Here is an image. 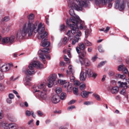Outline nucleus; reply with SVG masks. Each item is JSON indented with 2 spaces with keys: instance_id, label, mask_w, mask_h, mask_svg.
Masks as SVG:
<instances>
[{
  "instance_id": "obj_1",
  "label": "nucleus",
  "mask_w": 129,
  "mask_h": 129,
  "mask_svg": "<svg viewBox=\"0 0 129 129\" xmlns=\"http://www.w3.org/2000/svg\"><path fill=\"white\" fill-rule=\"evenodd\" d=\"M39 21H36L34 24L29 20L25 23L23 26L22 30H20L18 31L16 34L17 38H22L28 34V36H31L34 32L35 33L38 32V38L39 39H42L41 46L43 47L48 46L50 43L47 41L46 39H43L47 37V32L45 30V27L44 25L40 23L39 24Z\"/></svg>"
},
{
  "instance_id": "obj_2",
  "label": "nucleus",
  "mask_w": 129,
  "mask_h": 129,
  "mask_svg": "<svg viewBox=\"0 0 129 129\" xmlns=\"http://www.w3.org/2000/svg\"><path fill=\"white\" fill-rule=\"evenodd\" d=\"M89 1L92 0H70L68 4V6L71 8L69 11V13L72 17L70 18L71 22L73 23L77 22L79 17L75 13L74 9L78 11H82L83 7H87L89 5Z\"/></svg>"
},
{
  "instance_id": "obj_3",
  "label": "nucleus",
  "mask_w": 129,
  "mask_h": 129,
  "mask_svg": "<svg viewBox=\"0 0 129 129\" xmlns=\"http://www.w3.org/2000/svg\"><path fill=\"white\" fill-rule=\"evenodd\" d=\"M30 70L27 69L25 67H24L22 69V72L24 73L26 75H31L35 73L33 70L34 67L37 69H42L43 68V66L42 64L39 61H35L31 62L28 66Z\"/></svg>"
},
{
  "instance_id": "obj_4",
  "label": "nucleus",
  "mask_w": 129,
  "mask_h": 129,
  "mask_svg": "<svg viewBox=\"0 0 129 129\" xmlns=\"http://www.w3.org/2000/svg\"><path fill=\"white\" fill-rule=\"evenodd\" d=\"M70 26L71 30H69L66 33V35L68 37L69 40H71L73 39L74 34H75V37H80L81 35V32L79 30V28L76 24H70Z\"/></svg>"
},
{
  "instance_id": "obj_5",
  "label": "nucleus",
  "mask_w": 129,
  "mask_h": 129,
  "mask_svg": "<svg viewBox=\"0 0 129 129\" xmlns=\"http://www.w3.org/2000/svg\"><path fill=\"white\" fill-rule=\"evenodd\" d=\"M36 88L35 86H34L33 91L34 93L36 92V97L40 99L45 100L47 96L46 91L40 90H38Z\"/></svg>"
},
{
  "instance_id": "obj_6",
  "label": "nucleus",
  "mask_w": 129,
  "mask_h": 129,
  "mask_svg": "<svg viewBox=\"0 0 129 129\" xmlns=\"http://www.w3.org/2000/svg\"><path fill=\"white\" fill-rule=\"evenodd\" d=\"M49 49L48 48H44L42 49H41L38 52V53L40 57L41 58L43 61V62L44 64L45 63V57L48 59H50V56L49 55H48L47 56L44 54L46 53H49L48 51Z\"/></svg>"
},
{
  "instance_id": "obj_7",
  "label": "nucleus",
  "mask_w": 129,
  "mask_h": 129,
  "mask_svg": "<svg viewBox=\"0 0 129 129\" xmlns=\"http://www.w3.org/2000/svg\"><path fill=\"white\" fill-rule=\"evenodd\" d=\"M126 1L125 0H116L115 7L120 11L124 10L125 8Z\"/></svg>"
},
{
  "instance_id": "obj_8",
  "label": "nucleus",
  "mask_w": 129,
  "mask_h": 129,
  "mask_svg": "<svg viewBox=\"0 0 129 129\" xmlns=\"http://www.w3.org/2000/svg\"><path fill=\"white\" fill-rule=\"evenodd\" d=\"M114 0H95V3L96 5L102 4L103 5H106L108 4V7L111 8L112 6V1Z\"/></svg>"
},
{
  "instance_id": "obj_9",
  "label": "nucleus",
  "mask_w": 129,
  "mask_h": 129,
  "mask_svg": "<svg viewBox=\"0 0 129 129\" xmlns=\"http://www.w3.org/2000/svg\"><path fill=\"white\" fill-rule=\"evenodd\" d=\"M72 24L74 25L77 24V27L79 28L80 29H86V27L85 25L84 22L79 18L78 20H77V22L75 23H73Z\"/></svg>"
},
{
  "instance_id": "obj_10",
  "label": "nucleus",
  "mask_w": 129,
  "mask_h": 129,
  "mask_svg": "<svg viewBox=\"0 0 129 129\" xmlns=\"http://www.w3.org/2000/svg\"><path fill=\"white\" fill-rule=\"evenodd\" d=\"M56 75L55 74L53 75L49 80V82L47 86L49 87H51L53 84H56L57 81L56 80Z\"/></svg>"
},
{
  "instance_id": "obj_11",
  "label": "nucleus",
  "mask_w": 129,
  "mask_h": 129,
  "mask_svg": "<svg viewBox=\"0 0 129 129\" xmlns=\"http://www.w3.org/2000/svg\"><path fill=\"white\" fill-rule=\"evenodd\" d=\"M35 86V85L34 86ZM36 88L38 90H40L45 91L47 90L46 89V84L44 82L42 83H39L38 85V87H37L35 86Z\"/></svg>"
},
{
  "instance_id": "obj_12",
  "label": "nucleus",
  "mask_w": 129,
  "mask_h": 129,
  "mask_svg": "<svg viewBox=\"0 0 129 129\" xmlns=\"http://www.w3.org/2000/svg\"><path fill=\"white\" fill-rule=\"evenodd\" d=\"M51 100L53 103L57 104L59 102L60 100L59 96L58 95H54L52 97Z\"/></svg>"
},
{
  "instance_id": "obj_13",
  "label": "nucleus",
  "mask_w": 129,
  "mask_h": 129,
  "mask_svg": "<svg viewBox=\"0 0 129 129\" xmlns=\"http://www.w3.org/2000/svg\"><path fill=\"white\" fill-rule=\"evenodd\" d=\"M86 54V52L84 50L82 52H81L79 54V61L82 65H83V63L82 61V60Z\"/></svg>"
},
{
  "instance_id": "obj_14",
  "label": "nucleus",
  "mask_w": 129,
  "mask_h": 129,
  "mask_svg": "<svg viewBox=\"0 0 129 129\" xmlns=\"http://www.w3.org/2000/svg\"><path fill=\"white\" fill-rule=\"evenodd\" d=\"M18 125L17 124L11 123L8 124L6 129H18Z\"/></svg>"
},
{
  "instance_id": "obj_15",
  "label": "nucleus",
  "mask_w": 129,
  "mask_h": 129,
  "mask_svg": "<svg viewBox=\"0 0 129 129\" xmlns=\"http://www.w3.org/2000/svg\"><path fill=\"white\" fill-rule=\"evenodd\" d=\"M92 93V92H88L84 91L81 92V96L83 98H87L88 97L89 94Z\"/></svg>"
},
{
  "instance_id": "obj_16",
  "label": "nucleus",
  "mask_w": 129,
  "mask_h": 129,
  "mask_svg": "<svg viewBox=\"0 0 129 129\" xmlns=\"http://www.w3.org/2000/svg\"><path fill=\"white\" fill-rule=\"evenodd\" d=\"M87 77V75L85 72L82 71L81 72L80 74V79L81 81H84L86 80Z\"/></svg>"
},
{
  "instance_id": "obj_17",
  "label": "nucleus",
  "mask_w": 129,
  "mask_h": 129,
  "mask_svg": "<svg viewBox=\"0 0 129 129\" xmlns=\"http://www.w3.org/2000/svg\"><path fill=\"white\" fill-rule=\"evenodd\" d=\"M74 72V69L73 67L71 65L68 67V70H67L66 73L67 75H69V74H73Z\"/></svg>"
},
{
  "instance_id": "obj_18",
  "label": "nucleus",
  "mask_w": 129,
  "mask_h": 129,
  "mask_svg": "<svg viewBox=\"0 0 129 129\" xmlns=\"http://www.w3.org/2000/svg\"><path fill=\"white\" fill-rule=\"evenodd\" d=\"M85 73L87 75V76L88 77H91V74H92V72L91 69L88 68L85 69Z\"/></svg>"
},
{
  "instance_id": "obj_19",
  "label": "nucleus",
  "mask_w": 129,
  "mask_h": 129,
  "mask_svg": "<svg viewBox=\"0 0 129 129\" xmlns=\"http://www.w3.org/2000/svg\"><path fill=\"white\" fill-rule=\"evenodd\" d=\"M68 42L67 38L66 37H64L61 40L60 43L58 44V46H61V45H65Z\"/></svg>"
},
{
  "instance_id": "obj_20",
  "label": "nucleus",
  "mask_w": 129,
  "mask_h": 129,
  "mask_svg": "<svg viewBox=\"0 0 129 129\" xmlns=\"http://www.w3.org/2000/svg\"><path fill=\"white\" fill-rule=\"evenodd\" d=\"M118 83L119 84V86L120 87H123V88L125 89L127 88V83L126 82L123 83L121 82L120 81L118 82Z\"/></svg>"
},
{
  "instance_id": "obj_21",
  "label": "nucleus",
  "mask_w": 129,
  "mask_h": 129,
  "mask_svg": "<svg viewBox=\"0 0 129 129\" xmlns=\"http://www.w3.org/2000/svg\"><path fill=\"white\" fill-rule=\"evenodd\" d=\"M1 69L3 72H6L8 71L10 69V68L9 66L5 65L2 66Z\"/></svg>"
},
{
  "instance_id": "obj_22",
  "label": "nucleus",
  "mask_w": 129,
  "mask_h": 129,
  "mask_svg": "<svg viewBox=\"0 0 129 129\" xmlns=\"http://www.w3.org/2000/svg\"><path fill=\"white\" fill-rule=\"evenodd\" d=\"M111 90L112 94H116L118 92L119 89L118 87H112L111 89Z\"/></svg>"
},
{
  "instance_id": "obj_23",
  "label": "nucleus",
  "mask_w": 129,
  "mask_h": 129,
  "mask_svg": "<svg viewBox=\"0 0 129 129\" xmlns=\"http://www.w3.org/2000/svg\"><path fill=\"white\" fill-rule=\"evenodd\" d=\"M28 116H29L31 115L34 118L36 117V115H34V112L32 111H30L28 110L26 111L25 113Z\"/></svg>"
},
{
  "instance_id": "obj_24",
  "label": "nucleus",
  "mask_w": 129,
  "mask_h": 129,
  "mask_svg": "<svg viewBox=\"0 0 129 129\" xmlns=\"http://www.w3.org/2000/svg\"><path fill=\"white\" fill-rule=\"evenodd\" d=\"M8 41L9 44H12L14 42L15 39V36H12L10 37H8Z\"/></svg>"
},
{
  "instance_id": "obj_25",
  "label": "nucleus",
  "mask_w": 129,
  "mask_h": 129,
  "mask_svg": "<svg viewBox=\"0 0 129 129\" xmlns=\"http://www.w3.org/2000/svg\"><path fill=\"white\" fill-rule=\"evenodd\" d=\"M31 80V79L30 77L28 76H26L25 78V84L28 85H30L29 82Z\"/></svg>"
},
{
  "instance_id": "obj_26",
  "label": "nucleus",
  "mask_w": 129,
  "mask_h": 129,
  "mask_svg": "<svg viewBox=\"0 0 129 129\" xmlns=\"http://www.w3.org/2000/svg\"><path fill=\"white\" fill-rule=\"evenodd\" d=\"M83 65L84 64L86 66H89L90 64V62L89 60L87 58H85L83 62Z\"/></svg>"
},
{
  "instance_id": "obj_27",
  "label": "nucleus",
  "mask_w": 129,
  "mask_h": 129,
  "mask_svg": "<svg viewBox=\"0 0 129 129\" xmlns=\"http://www.w3.org/2000/svg\"><path fill=\"white\" fill-rule=\"evenodd\" d=\"M2 125L3 127L5 129H6L8 126V122L4 121H1Z\"/></svg>"
},
{
  "instance_id": "obj_28",
  "label": "nucleus",
  "mask_w": 129,
  "mask_h": 129,
  "mask_svg": "<svg viewBox=\"0 0 129 129\" xmlns=\"http://www.w3.org/2000/svg\"><path fill=\"white\" fill-rule=\"evenodd\" d=\"M78 45L79 47L80 48L81 50L84 51L85 48V44L83 42H81L79 43Z\"/></svg>"
},
{
  "instance_id": "obj_29",
  "label": "nucleus",
  "mask_w": 129,
  "mask_h": 129,
  "mask_svg": "<svg viewBox=\"0 0 129 129\" xmlns=\"http://www.w3.org/2000/svg\"><path fill=\"white\" fill-rule=\"evenodd\" d=\"M8 37H5L3 38L2 39V44L9 43L8 41Z\"/></svg>"
},
{
  "instance_id": "obj_30",
  "label": "nucleus",
  "mask_w": 129,
  "mask_h": 129,
  "mask_svg": "<svg viewBox=\"0 0 129 129\" xmlns=\"http://www.w3.org/2000/svg\"><path fill=\"white\" fill-rule=\"evenodd\" d=\"M73 86L72 84L69 83L67 87V91L68 92H70L72 91L73 87Z\"/></svg>"
},
{
  "instance_id": "obj_31",
  "label": "nucleus",
  "mask_w": 129,
  "mask_h": 129,
  "mask_svg": "<svg viewBox=\"0 0 129 129\" xmlns=\"http://www.w3.org/2000/svg\"><path fill=\"white\" fill-rule=\"evenodd\" d=\"M80 38L79 37H75V38L72 41V44L73 45H74L75 44L78 42V41L80 39Z\"/></svg>"
},
{
  "instance_id": "obj_32",
  "label": "nucleus",
  "mask_w": 129,
  "mask_h": 129,
  "mask_svg": "<svg viewBox=\"0 0 129 129\" xmlns=\"http://www.w3.org/2000/svg\"><path fill=\"white\" fill-rule=\"evenodd\" d=\"M84 43L87 46H89L92 45V44L90 42L86 39H85L84 40Z\"/></svg>"
},
{
  "instance_id": "obj_33",
  "label": "nucleus",
  "mask_w": 129,
  "mask_h": 129,
  "mask_svg": "<svg viewBox=\"0 0 129 129\" xmlns=\"http://www.w3.org/2000/svg\"><path fill=\"white\" fill-rule=\"evenodd\" d=\"M73 92L75 94L78 95L79 94L78 88L76 87L74 88H73Z\"/></svg>"
},
{
  "instance_id": "obj_34",
  "label": "nucleus",
  "mask_w": 129,
  "mask_h": 129,
  "mask_svg": "<svg viewBox=\"0 0 129 129\" xmlns=\"http://www.w3.org/2000/svg\"><path fill=\"white\" fill-rule=\"evenodd\" d=\"M73 74H69V75H68V76H70V79L71 82L74 81L75 79V77Z\"/></svg>"
},
{
  "instance_id": "obj_35",
  "label": "nucleus",
  "mask_w": 129,
  "mask_h": 129,
  "mask_svg": "<svg viewBox=\"0 0 129 129\" xmlns=\"http://www.w3.org/2000/svg\"><path fill=\"white\" fill-rule=\"evenodd\" d=\"M35 17V15L32 13L30 14L28 16V18L29 20H32L34 19Z\"/></svg>"
},
{
  "instance_id": "obj_36",
  "label": "nucleus",
  "mask_w": 129,
  "mask_h": 129,
  "mask_svg": "<svg viewBox=\"0 0 129 129\" xmlns=\"http://www.w3.org/2000/svg\"><path fill=\"white\" fill-rule=\"evenodd\" d=\"M85 87V85L84 83H80L79 88L81 90H82Z\"/></svg>"
},
{
  "instance_id": "obj_37",
  "label": "nucleus",
  "mask_w": 129,
  "mask_h": 129,
  "mask_svg": "<svg viewBox=\"0 0 129 129\" xmlns=\"http://www.w3.org/2000/svg\"><path fill=\"white\" fill-rule=\"evenodd\" d=\"M55 91L57 94H59L61 92L62 89L61 88L57 87L55 89Z\"/></svg>"
},
{
  "instance_id": "obj_38",
  "label": "nucleus",
  "mask_w": 129,
  "mask_h": 129,
  "mask_svg": "<svg viewBox=\"0 0 129 129\" xmlns=\"http://www.w3.org/2000/svg\"><path fill=\"white\" fill-rule=\"evenodd\" d=\"M90 31L88 29H86L85 31V34L86 38H87L88 37L89 35L90 34Z\"/></svg>"
},
{
  "instance_id": "obj_39",
  "label": "nucleus",
  "mask_w": 129,
  "mask_h": 129,
  "mask_svg": "<svg viewBox=\"0 0 129 129\" xmlns=\"http://www.w3.org/2000/svg\"><path fill=\"white\" fill-rule=\"evenodd\" d=\"M66 94L64 93H62L61 94L60 98L61 100H64L66 96Z\"/></svg>"
},
{
  "instance_id": "obj_40",
  "label": "nucleus",
  "mask_w": 129,
  "mask_h": 129,
  "mask_svg": "<svg viewBox=\"0 0 129 129\" xmlns=\"http://www.w3.org/2000/svg\"><path fill=\"white\" fill-rule=\"evenodd\" d=\"M59 83H60V84L62 85H64V84L67 82V81H66V80H59L58 81Z\"/></svg>"
},
{
  "instance_id": "obj_41",
  "label": "nucleus",
  "mask_w": 129,
  "mask_h": 129,
  "mask_svg": "<svg viewBox=\"0 0 129 129\" xmlns=\"http://www.w3.org/2000/svg\"><path fill=\"white\" fill-rule=\"evenodd\" d=\"M93 95L97 100H100V97L98 94H93Z\"/></svg>"
},
{
  "instance_id": "obj_42",
  "label": "nucleus",
  "mask_w": 129,
  "mask_h": 129,
  "mask_svg": "<svg viewBox=\"0 0 129 129\" xmlns=\"http://www.w3.org/2000/svg\"><path fill=\"white\" fill-rule=\"evenodd\" d=\"M98 49L100 52H103L104 51V50L103 49L102 46L101 45H100L98 47Z\"/></svg>"
},
{
  "instance_id": "obj_43",
  "label": "nucleus",
  "mask_w": 129,
  "mask_h": 129,
  "mask_svg": "<svg viewBox=\"0 0 129 129\" xmlns=\"http://www.w3.org/2000/svg\"><path fill=\"white\" fill-rule=\"evenodd\" d=\"M118 77L120 79H124L125 78V76L124 74L122 75L119 74L118 75Z\"/></svg>"
},
{
  "instance_id": "obj_44",
  "label": "nucleus",
  "mask_w": 129,
  "mask_h": 129,
  "mask_svg": "<svg viewBox=\"0 0 129 129\" xmlns=\"http://www.w3.org/2000/svg\"><path fill=\"white\" fill-rule=\"evenodd\" d=\"M124 67V65L123 64L119 66L118 67V70L119 71H121L122 70Z\"/></svg>"
},
{
  "instance_id": "obj_45",
  "label": "nucleus",
  "mask_w": 129,
  "mask_h": 129,
  "mask_svg": "<svg viewBox=\"0 0 129 129\" xmlns=\"http://www.w3.org/2000/svg\"><path fill=\"white\" fill-rule=\"evenodd\" d=\"M105 61H103L100 62V64H99L98 66V67L99 68L102 66L105 63Z\"/></svg>"
},
{
  "instance_id": "obj_46",
  "label": "nucleus",
  "mask_w": 129,
  "mask_h": 129,
  "mask_svg": "<svg viewBox=\"0 0 129 129\" xmlns=\"http://www.w3.org/2000/svg\"><path fill=\"white\" fill-rule=\"evenodd\" d=\"M75 108V107L74 106H72L67 108V109L68 110H71L74 108Z\"/></svg>"
},
{
  "instance_id": "obj_47",
  "label": "nucleus",
  "mask_w": 129,
  "mask_h": 129,
  "mask_svg": "<svg viewBox=\"0 0 129 129\" xmlns=\"http://www.w3.org/2000/svg\"><path fill=\"white\" fill-rule=\"evenodd\" d=\"M9 18L8 17H5L2 19V21H7L9 20Z\"/></svg>"
},
{
  "instance_id": "obj_48",
  "label": "nucleus",
  "mask_w": 129,
  "mask_h": 129,
  "mask_svg": "<svg viewBox=\"0 0 129 129\" xmlns=\"http://www.w3.org/2000/svg\"><path fill=\"white\" fill-rule=\"evenodd\" d=\"M81 50L79 47H77L76 48V50L78 54L81 52Z\"/></svg>"
},
{
  "instance_id": "obj_49",
  "label": "nucleus",
  "mask_w": 129,
  "mask_h": 129,
  "mask_svg": "<svg viewBox=\"0 0 129 129\" xmlns=\"http://www.w3.org/2000/svg\"><path fill=\"white\" fill-rule=\"evenodd\" d=\"M76 100H73L71 101H70L68 103V104L69 105H70L71 104H73L75 102Z\"/></svg>"
},
{
  "instance_id": "obj_50",
  "label": "nucleus",
  "mask_w": 129,
  "mask_h": 129,
  "mask_svg": "<svg viewBox=\"0 0 129 129\" xmlns=\"http://www.w3.org/2000/svg\"><path fill=\"white\" fill-rule=\"evenodd\" d=\"M9 97L10 99H12L14 98V96L13 94L10 93L9 94Z\"/></svg>"
},
{
  "instance_id": "obj_51",
  "label": "nucleus",
  "mask_w": 129,
  "mask_h": 129,
  "mask_svg": "<svg viewBox=\"0 0 129 129\" xmlns=\"http://www.w3.org/2000/svg\"><path fill=\"white\" fill-rule=\"evenodd\" d=\"M3 111L1 110L0 112V119H1L3 118Z\"/></svg>"
},
{
  "instance_id": "obj_52",
  "label": "nucleus",
  "mask_w": 129,
  "mask_h": 129,
  "mask_svg": "<svg viewBox=\"0 0 129 129\" xmlns=\"http://www.w3.org/2000/svg\"><path fill=\"white\" fill-rule=\"evenodd\" d=\"M97 58V55H95L92 58L91 60L92 61L94 62L96 60Z\"/></svg>"
},
{
  "instance_id": "obj_53",
  "label": "nucleus",
  "mask_w": 129,
  "mask_h": 129,
  "mask_svg": "<svg viewBox=\"0 0 129 129\" xmlns=\"http://www.w3.org/2000/svg\"><path fill=\"white\" fill-rule=\"evenodd\" d=\"M126 91L124 89L122 90L120 92V93L122 95H124Z\"/></svg>"
},
{
  "instance_id": "obj_54",
  "label": "nucleus",
  "mask_w": 129,
  "mask_h": 129,
  "mask_svg": "<svg viewBox=\"0 0 129 129\" xmlns=\"http://www.w3.org/2000/svg\"><path fill=\"white\" fill-rule=\"evenodd\" d=\"M74 83L75 85H78L80 84V82L79 81L76 80L74 81Z\"/></svg>"
},
{
  "instance_id": "obj_55",
  "label": "nucleus",
  "mask_w": 129,
  "mask_h": 129,
  "mask_svg": "<svg viewBox=\"0 0 129 129\" xmlns=\"http://www.w3.org/2000/svg\"><path fill=\"white\" fill-rule=\"evenodd\" d=\"M91 75V77L94 78H95L97 75V74L95 73H93L92 72V74Z\"/></svg>"
},
{
  "instance_id": "obj_56",
  "label": "nucleus",
  "mask_w": 129,
  "mask_h": 129,
  "mask_svg": "<svg viewBox=\"0 0 129 129\" xmlns=\"http://www.w3.org/2000/svg\"><path fill=\"white\" fill-rule=\"evenodd\" d=\"M65 27L64 24H62L60 26V28L61 31L63 30L65 28Z\"/></svg>"
},
{
  "instance_id": "obj_57",
  "label": "nucleus",
  "mask_w": 129,
  "mask_h": 129,
  "mask_svg": "<svg viewBox=\"0 0 129 129\" xmlns=\"http://www.w3.org/2000/svg\"><path fill=\"white\" fill-rule=\"evenodd\" d=\"M38 114L40 116H42L43 115V114L40 111H38L37 112Z\"/></svg>"
},
{
  "instance_id": "obj_58",
  "label": "nucleus",
  "mask_w": 129,
  "mask_h": 129,
  "mask_svg": "<svg viewBox=\"0 0 129 129\" xmlns=\"http://www.w3.org/2000/svg\"><path fill=\"white\" fill-rule=\"evenodd\" d=\"M4 89V87L3 84L0 83V90H2Z\"/></svg>"
},
{
  "instance_id": "obj_59",
  "label": "nucleus",
  "mask_w": 129,
  "mask_h": 129,
  "mask_svg": "<svg viewBox=\"0 0 129 129\" xmlns=\"http://www.w3.org/2000/svg\"><path fill=\"white\" fill-rule=\"evenodd\" d=\"M64 58L65 61H69V59L67 57V56L66 55H65L64 56Z\"/></svg>"
},
{
  "instance_id": "obj_60",
  "label": "nucleus",
  "mask_w": 129,
  "mask_h": 129,
  "mask_svg": "<svg viewBox=\"0 0 129 129\" xmlns=\"http://www.w3.org/2000/svg\"><path fill=\"white\" fill-rule=\"evenodd\" d=\"M69 83L68 82L64 84V85H63V87L64 88L67 87L68 84H69Z\"/></svg>"
},
{
  "instance_id": "obj_61",
  "label": "nucleus",
  "mask_w": 129,
  "mask_h": 129,
  "mask_svg": "<svg viewBox=\"0 0 129 129\" xmlns=\"http://www.w3.org/2000/svg\"><path fill=\"white\" fill-rule=\"evenodd\" d=\"M90 103L88 101H86L85 102H84V105H88L90 104Z\"/></svg>"
},
{
  "instance_id": "obj_62",
  "label": "nucleus",
  "mask_w": 129,
  "mask_h": 129,
  "mask_svg": "<svg viewBox=\"0 0 129 129\" xmlns=\"http://www.w3.org/2000/svg\"><path fill=\"white\" fill-rule=\"evenodd\" d=\"M11 99H10V98L8 99L7 100V102L9 103H11L12 102Z\"/></svg>"
},
{
  "instance_id": "obj_63",
  "label": "nucleus",
  "mask_w": 129,
  "mask_h": 129,
  "mask_svg": "<svg viewBox=\"0 0 129 129\" xmlns=\"http://www.w3.org/2000/svg\"><path fill=\"white\" fill-rule=\"evenodd\" d=\"M33 121V119H31L30 121H29L28 123V125H30L31 124H32Z\"/></svg>"
},
{
  "instance_id": "obj_64",
  "label": "nucleus",
  "mask_w": 129,
  "mask_h": 129,
  "mask_svg": "<svg viewBox=\"0 0 129 129\" xmlns=\"http://www.w3.org/2000/svg\"><path fill=\"white\" fill-rule=\"evenodd\" d=\"M59 129H68V128L66 127L61 126L59 128Z\"/></svg>"
}]
</instances>
